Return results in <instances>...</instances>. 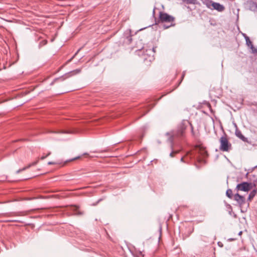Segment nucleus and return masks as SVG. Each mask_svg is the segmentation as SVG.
<instances>
[{"mask_svg":"<svg viewBox=\"0 0 257 257\" xmlns=\"http://www.w3.org/2000/svg\"><path fill=\"white\" fill-rule=\"evenodd\" d=\"M175 18L168 14L167 13L160 12L159 13V21L162 23H170V25L163 24V27L165 29L169 28L171 27L175 26Z\"/></svg>","mask_w":257,"mask_h":257,"instance_id":"f257e3e1","label":"nucleus"},{"mask_svg":"<svg viewBox=\"0 0 257 257\" xmlns=\"http://www.w3.org/2000/svg\"><path fill=\"white\" fill-rule=\"evenodd\" d=\"M190 122L187 120H183L177 126L175 132L176 137L180 138L184 136L186 128Z\"/></svg>","mask_w":257,"mask_h":257,"instance_id":"f03ea898","label":"nucleus"},{"mask_svg":"<svg viewBox=\"0 0 257 257\" xmlns=\"http://www.w3.org/2000/svg\"><path fill=\"white\" fill-rule=\"evenodd\" d=\"M220 150L223 152H228L231 148V144L229 142L227 135L224 133V136H222L220 140Z\"/></svg>","mask_w":257,"mask_h":257,"instance_id":"7ed1b4c3","label":"nucleus"},{"mask_svg":"<svg viewBox=\"0 0 257 257\" xmlns=\"http://www.w3.org/2000/svg\"><path fill=\"white\" fill-rule=\"evenodd\" d=\"M81 70V69H77L73 71H70L67 73H66L64 75L60 77L56 78L53 80V81L50 83V85H53L54 84L55 82L60 80L63 81L65 80L66 78H69V77L78 74L80 73Z\"/></svg>","mask_w":257,"mask_h":257,"instance_id":"20e7f679","label":"nucleus"},{"mask_svg":"<svg viewBox=\"0 0 257 257\" xmlns=\"http://www.w3.org/2000/svg\"><path fill=\"white\" fill-rule=\"evenodd\" d=\"M252 184L247 182H243L241 183L238 184L235 188V190L238 191H242L247 192L251 189Z\"/></svg>","mask_w":257,"mask_h":257,"instance_id":"39448f33","label":"nucleus"},{"mask_svg":"<svg viewBox=\"0 0 257 257\" xmlns=\"http://www.w3.org/2000/svg\"><path fill=\"white\" fill-rule=\"evenodd\" d=\"M233 199L237 202L240 208L242 207V205L245 203V197L239 195L238 193H236L234 195Z\"/></svg>","mask_w":257,"mask_h":257,"instance_id":"423d86ee","label":"nucleus"},{"mask_svg":"<svg viewBox=\"0 0 257 257\" xmlns=\"http://www.w3.org/2000/svg\"><path fill=\"white\" fill-rule=\"evenodd\" d=\"M211 7H212V8L211 9L216 10L219 12H222L225 10L224 6L218 3L213 2L212 4H211Z\"/></svg>","mask_w":257,"mask_h":257,"instance_id":"0eeeda50","label":"nucleus"},{"mask_svg":"<svg viewBox=\"0 0 257 257\" xmlns=\"http://www.w3.org/2000/svg\"><path fill=\"white\" fill-rule=\"evenodd\" d=\"M248 9L253 12L257 11V3L253 1H249L247 3Z\"/></svg>","mask_w":257,"mask_h":257,"instance_id":"6e6552de","label":"nucleus"},{"mask_svg":"<svg viewBox=\"0 0 257 257\" xmlns=\"http://www.w3.org/2000/svg\"><path fill=\"white\" fill-rule=\"evenodd\" d=\"M175 131H172L171 132H167L166 133V136H169L168 141L171 144V146H173L174 138L176 137Z\"/></svg>","mask_w":257,"mask_h":257,"instance_id":"1a4fd4ad","label":"nucleus"},{"mask_svg":"<svg viewBox=\"0 0 257 257\" xmlns=\"http://www.w3.org/2000/svg\"><path fill=\"white\" fill-rule=\"evenodd\" d=\"M235 134L237 137L239 138L241 140H242L244 142L248 143L247 138H245L241 133V131L238 129L236 128L235 132Z\"/></svg>","mask_w":257,"mask_h":257,"instance_id":"9d476101","label":"nucleus"},{"mask_svg":"<svg viewBox=\"0 0 257 257\" xmlns=\"http://www.w3.org/2000/svg\"><path fill=\"white\" fill-rule=\"evenodd\" d=\"M38 161H35V162H33V163H31V164H29V165H28L27 166L23 168L22 169H19V170H17V171H16V173H17V174H19V173H20V172H22V171H25V170H26V169H28V168H30L31 166H33L36 165L38 163Z\"/></svg>","mask_w":257,"mask_h":257,"instance_id":"9b49d317","label":"nucleus"},{"mask_svg":"<svg viewBox=\"0 0 257 257\" xmlns=\"http://www.w3.org/2000/svg\"><path fill=\"white\" fill-rule=\"evenodd\" d=\"M256 192H257V190L256 189L252 190L250 192V193L248 195V200L251 201L253 198V197L255 196Z\"/></svg>","mask_w":257,"mask_h":257,"instance_id":"f8f14e48","label":"nucleus"},{"mask_svg":"<svg viewBox=\"0 0 257 257\" xmlns=\"http://www.w3.org/2000/svg\"><path fill=\"white\" fill-rule=\"evenodd\" d=\"M226 195L229 199L234 198V195L232 193V191L231 189H228L226 191Z\"/></svg>","mask_w":257,"mask_h":257,"instance_id":"ddd939ff","label":"nucleus"},{"mask_svg":"<svg viewBox=\"0 0 257 257\" xmlns=\"http://www.w3.org/2000/svg\"><path fill=\"white\" fill-rule=\"evenodd\" d=\"M201 1L203 4L205 5L208 8L211 9V5L213 2L211 0H201Z\"/></svg>","mask_w":257,"mask_h":257,"instance_id":"4468645a","label":"nucleus"},{"mask_svg":"<svg viewBox=\"0 0 257 257\" xmlns=\"http://www.w3.org/2000/svg\"><path fill=\"white\" fill-rule=\"evenodd\" d=\"M246 41V44L247 46H250L251 44H252V42L250 40L249 38L245 34H243Z\"/></svg>","mask_w":257,"mask_h":257,"instance_id":"2eb2a0df","label":"nucleus"},{"mask_svg":"<svg viewBox=\"0 0 257 257\" xmlns=\"http://www.w3.org/2000/svg\"><path fill=\"white\" fill-rule=\"evenodd\" d=\"M155 49L156 47H153L152 49H150L149 50H146V54L151 55L152 54H154L155 53Z\"/></svg>","mask_w":257,"mask_h":257,"instance_id":"dca6fc26","label":"nucleus"},{"mask_svg":"<svg viewBox=\"0 0 257 257\" xmlns=\"http://www.w3.org/2000/svg\"><path fill=\"white\" fill-rule=\"evenodd\" d=\"M193 231H194V227L193 226L189 227V230L188 231L187 233L185 234V237H189Z\"/></svg>","mask_w":257,"mask_h":257,"instance_id":"f3484780","label":"nucleus"},{"mask_svg":"<svg viewBox=\"0 0 257 257\" xmlns=\"http://www.w3.org/2000/svg\"><path fill=\"white\" fill-rule=\"evenodd\" d=\"M183 2L187 4H193L195 5L197 4V0H182Z\"/></svg>","mask_w":257,"mask_h":257,"instance_id":"a211bd4d","label":"nucleus"},{"mask_svg":"<svg viewBox=\"0 0 257 257\" xmlns=\"http://www.w3.org/2000/svg\"><path fill=\"white\" fill-rule=\"evenodd\" d=\"M47 43V40H42L39 44V48H40L42 46H45V45H46Z\"/></svg>","mask_w":257,"mask_h":257,"instance_id":"6ab92c4d","label":"nucleus"},{"mask_svg":"<svg viewBox=\"0 0 257 257\" xmlns=\"http://www.w3.org/2000/svg\"><path fill=\"white\" fill-rule=\"evenodd\" d=\"M249 47L251 49L252 53H253V54L257 53V49L254 47L253 44H251Z\"/></svg>","mask_w":257,"mask_h":257,"instance_id":"aec40b11","label":"nucleus"},{"mask_svg":"<svg viewBox=\"0 0 257 257\" xmlns=\"http://www.w3.org/2000/svg\"><path fill=\"white\" fill-rule=\"evenodd\" d=\"M227 207L229 209V214L230 215H231L232 212V208L230 204L227 205Z\"/></svg>","mask_w":257,"mask_h":257,"instance_id":"412c9836","label":"nucleus"},{"mask_svg":"<svg viewBox=\"0 0 257 257\" xmlns=\"http://www.w3.org/2000/svg\"><path fill=\"white\" fill-rule=\"evenodd\" d=\"M179 152V151H172L170 154V156L171 157H174V154H178Z\"/></svg>","mask_w":257,"mask_h":257,"instance_id":"4be33fe9","label":"nucleus"},{"mask_svg":"<svg viewBox=\"0 0 257 257\" xmlns=\"http://www.w3.org/2000/svg\"><path fill=\"white\" fill-rule=\"evenodd\" d=\"M80 49H78V50H77V51L75 53V54H74V56H73V57H72L70 59L68 60L67 61L66 63H68L72 61V60L73 59V58H74V57H75V56L78 54V53L79 52V51H80Z\"/></svg>","mask_w":257,"mask_h":257,"instance_id":"5701e85b","label":"nucleus"},{"mask_svg":"<svg viewBox=\"0 0 257 257\" xmlns=\"http://www.w3.org/2000/svg\"><path fill=\"white\" fill-rule=\"evenodd\" d=\"M50 153H49L47 156H42V157H41V160H44V159H45L47 156H48L49 155H50Z\"/></svg>","mask_w":257,"mask_h":257,"instance_id":"b1692460","label":"nucleus"},{"mask_svg":"<svg viewBox=\"0 0 257 257\" xmlns=\"http://www.w3.org/2000/svg\"><path fill=\"white\" fill-rule=\"evenodd\" d=\"M80 158V156H77V157H75V158H73V159H71V160H70V161H74V160H76V159H79V158Z\"/></svg>","mask_w":257,"mask_h":257,"instance_id":"393cba45","label":"nucleus"},{"mask_svg":"<svg viewBox=\"0 0 257 257\" xmlns=\"http://www.w3.org/2000/svg\"><path fill=\"white\" fill-rule=\"evenodd\" d=\"M236 239V238H230L228 239V240L229 241H234V240H235Z\"/></svg>","mask_w":257,"mask_h":257,"instance_id":"a878e982","label":"nucleus"},{"mask_svg":"<svg viewBox=\"0 0 257 257\" xmlns=\"http://www.w3.org/2000/svg\"><path fill=\"white\" fill-rule=\"evenodd\" d=\"M26 140H27L26 139H20V140H16L14 142H16L18 141H26Z\"/></svg>","mask_w":257,"mask_h":257,"instance_id":"bb28decb","label":"nucleus"},{"mask_svg":"<svg viewBox=\"0 0 257 257\" xmlns=\"http://www.w3.org/2000/svg\"><path fill=\"white\" fill-rule=\"evenodd\" d=\"M55 164V163L53 162H49L48 163V165H52V164Z\"/></svg>","mask_w":257,"mask_h":257,"instance_id":"cd10ccee","label":"nucleus"},{"mask_svg":"<svg viewBox=\"0 0 257 257\" xmlns=\"http://www.w3.org/2000/svg\"><path fill=\"white\" fill-rule=\"evenodd\" d=\"M185 75V72H183V74H182V79H183V78L184 77Z\"/></svg>","mask_w":257,"mask_h":257,"instance_id":"c85d7f7f","label":"nucleus"},{"mask_svg":"<svg viewBox=\"0 0 257 257\" xmlns=\"http://www.w3.org/2000/svg\"><path fill=\"white\" fill-rule=\"evenodd\" d=\"M242 234V231H239V232H238V235L239 236L241 235V234Z\"/></svg>","mask_w":257,"mask_h":257,"instance_id":"c756f323","label":"nucleus"},{"mask_svg":"<svg viewBox=\"0 0 257 257\" xmlns=\"http://www.w3.org/2000/svg\"><path fill=\"white\" fill-rule=\"evenodd\" d=\"M77 214H78V215H82V214H83V213H82L81 212L78 211L77 212Z\"/></svg>","mask_w":257,"mask_h":257,"instance_id":"7c9ffc66","label":"nucleus"},{"mask_svg":"<svg viewBox=\"0 0 257 257\" xmlns=\"http://www.w3.org/2000/svg\"><path fill=\"white\" fill-rule=\"evenodd\" d=\"M102 200V199H99V200L97 201V202L96 204L98 203H99L100 201H101Z\"/></svg>","mask_w":257,"mask_h":257,"instance_id":"2f4dec72","label":"nucleus"},{"mask_svg":"<svg viewBox=\"0 0 257 257\" xmlns=\"http://www.w3.org/2000/svg\"><path fill=\"white\" fill-rule=\"evenodd\" d=\"M181 161L182 162H184V158H183V157H182L181 158Z\"/></svg>","mask_w":257,"mask_h":257,"instance_id":"473e14b6","label":"nucleus"},{"mask_svg":"<svg viewBox=\"0 0 257 257\" xmlns=\"http://www.w3.org/2000/svg\"><path fill=\"white\" fill-rule=\"evenodd\" d=\"M140 254L142 255L143 256H144V254H143L142 252H140Z\"/></svg>","mask_w":257,"mask_h":257,"instance_id":"72a5a7b5","label":"nucleus"},{"mask_svg":"<svg viewBox=\"0 0 257 257\" xmlns=\"http://www.w3.org/2000/svg\"><path fill=\"white\" fill-rule=\"evenodd\" d=\"M88 155V154L87 153H85L83 154V155Z\"/></svg>","mask_w":257,"mask_h":257,"instance_id":"f704fd0d","label":"nucleus"},{"mask_svg":"<svg viewBox=\"0 0 257 257\" xmlns=\"http://www.w3.org/2000/svg\"><path fill=\"white\" fill-rule=\"evenodd\" d=\"M233 214H234V215H234V217H236V215L235 213H233Z\"/></svg>","mask_w":257,"mask_h":257,"instance_id":"c9c22d12","label":"nucleus"},{"mask_svg":"<svg viewBox=\"0 0 257 257\" xmlns=\"http://www.w3.org/2000/svg\"><path fill=\"white\" fill-rule=\"evenodd\" d=\"M207 106H208V107H210V105H209V104H208V105H207Z\"/></svg>","mask_w":257,"mask_h":257,"instance_id":"e433bc0d","label":"nucleus"}]
</instances>
